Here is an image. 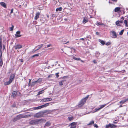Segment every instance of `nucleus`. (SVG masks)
Instances as JSON below:
<instances>
[{
	"instance_id": "63",
	"label": "nucleus",
	"mask_w": 128,
	"mask_h": 128,
	"mask_svg": "<svg viewBox=\"0 0 128 128\" xmlns=\"http://www.w3.org/2000/svg\"><path fill=\"white\" fill-rule=\"evenodd\" d=\"M114 123H117V122H116H116H114Z\"/></svg>"
},
{
	"instance_id": "47",
	"label": "nucleus",
	"mask_w": 128,
	"mask_h": 128,
	"mask_svg": "<svg viewBox=\"0 0 128 128\" xmlns=\"http://www.w3.org/2000/svg\"><path fill=\"white\" fill-rule=\"evenodd\" d=\"M58 73H56V77L57 78L59 77V75H58Z\"/></svg>"
},
{
	"instance_id": "49",
	"label": "nucleus",
	"mask_w": 128,
	"mask_h": 128,
	"mask_svg": "<svg viewBox=\"0 0 128 128\" xmlns=\"http://www.w3.org/2000/svg\"><path fill=\"white\" fill-rule=\"evenodd\" d=\"M14 9L13 8L11 10V12H10V14H12L13 13Z\"/></svg>"
},
{
	"instance_id": "53",
	"label": "nucleus",
	"mask_w": 128,
	"mask_h": 128,
	"mask_svg": "<svg viewBox=\"0 0 128 128\" xmlns=\"http://www.w3.org/2000/svg\"><path fill=\"white\" fill-rule=\"evenodd\" d=\"M121 19L122 20H124V17H122L121 18Z\"/></svg>"
},
{
	"instance_id": "26",
	"label": "nucleus",
	"mask_w": 128,
	"mask_h": 128,
	"mask_svg": "<svg viewBox=\"0 0 128 128\" xmlns=\"http://www.w3.org/2000/svg\"><path fill=\"white\" fill-rule=\"evenodd\" d=\"M50 123L49 122H46L45 125V126H50Z\"/></svg>"
},
{
	"instance_id": "23",
	"label": "nucleus",
	"mask_w": 128,
	"mask_h": 128,
	"mask_svg": "<svg viewBox=\"0 0 128 128\" xmlns=\"http://www.w3.org/2000/svg\"><path fill=\"white\" fill-rule=\"evenodd\" d=\"M40 116V113H38L36 114L35 116L37 118H39Z\"/></svg>"
},
{
	"instance_id": "7",
	"label": "nucleus",
	"mask_w": 128,
	"mask_h": 128,
	"mask_svg": "<svg viewBox=\"0 0 128 128\" xmlns=\"http://www.w3.org/2000/svg\"><path fill=\"white\" fill-rule=\"evenodd\" d=\"M110 32H111L112 34V38H116L117 37V35L116 32L115 31L112 30L110 31Z\"/></svg>"
},
{
	"instance_id": "62",
	"label": "nucleus",
	"mask_w": 128,
	"mask_h": 128,
	"mask_svg": "<svg viewBox=\"0 0 128 128\" xmlns=\"http://www.w3.org/2000/svg\"><path fill=\"white\" fill-rule=\"evenodd\" d=\"M12 106V107H15V106H14H14Z\"/></svg>"
},
{
	"instance_id": "54",
	"label": "nucleus",
	"mask_w": 128,
	"mask_h": 128,
	"mask_svg": "<svg viewBox=\"0 0 128 128\" xmlns=\"http://www.w3.org/2000/svg\"><path fill=\"white\" fill-rule=\"evenodd\" d=\"M84 38H80V40H84Z\"/></svg>"
},
{
	"instance_id": "22",
	"label": "nucleus",
	"mask_w": 128,
	"mask_h": 128,
	"mask_svg": "<svg viewBox=\"0 0 128 128\" xmlns=\"http://www.w3.org/2000/svg\"><path fill=\"white\" fill-rule=\"evenodd\" d=\"M50 104V103H47L42 105V108L48 106Z\"/></svg>"
},
{
	"instance_id": "19",
	"label": "nucleus",
	"mask_w": 128,
	"mask_h": 128,
	"mask_svg": "<svg viewBox=\"0 0 128 128\" xmlns=\"http://www.w3.org/2000/svg\"><path fill=\"white\" fill-rule=\"evenodd\" d=\"M68 119L69 121H71L74 119L73 117L72 116H71L68 117Z\"/></svg>"
},
{
	"instance_id": "3",
	"label": "nucleus",
	"mask_w": 128,
	"mask_h": 128,
	"mask_svg": "<svg viewBox=\"0 0 128 128\" xmlns=\"http://www.w3.org/2000/svg\"><path fill=\"white\" fill-rule=\"evenodd\" d=\"M15 77V75L12 74L11 75L9 78V81L4 82V84L5 86H6L10 84L14 80Z\"/></svg>"
},
{
	"instance_id": "11",
	"label": "nucleus",
	"mask_w": 128,
	"mask_h": 128,
	"mask_svg": "<svg viewBox=\"0 0 128 128\" xmlns=\"http://www.w3.org/2000/svg\"><path fill=\"white\" fill-rule=\"evenodd\" d=\"M42 46L43 44H41L36 46L35 48H38L37 49L35 50L34 52L40 49V48L42 47Z\"/></svg>"
},
{
	"instance_id": "41",
	"label": "nucleus",
	"mask_w": 128,
	"mask_h": 128,
	"mask_svg": "<svg viewBox=\"0 0 128 128\" xmlns=\"http://www.w3.org/2000/svg\"><path fill=\"white\" fill-rule=\"evenodd\" d=\"M46 112H47L48 113L50 114L52 112V111L51 110H46Z\"/></svg>"
},
{
	"instance_id": "13",
	"label": "nucleus",
	"mask_w": 128,
	"mask_h": 128,
	"mask_svg": "<svg viewBox=\"0 0 128 128\" xmlns=\"http://www.w3.org/2000/svg\"><path fill=\"white\" fill-rule=\"evenodd\" d=\"M0 4L4 8H6V4L5 2H0Z\"/></svg>"
},
{
	"instance_id": "6",
	"label": "nucleus",
	"mask_w": 128,
	"mask_h": 128,
	"mask_svg": "<svg viewBox=\"0 0 128 128\" xmlns=\"http://www.w3.org/2000/svg\"><path fill=\"white\" fill-rule=\"evenodd\" d=\"M28 116L26 115L24 116L22 114H20L16 116V118H18V119H19L22 118H26Z\"/></svg>"
},
{
	"instance_id": "50",
	"label": "nucleus",
	"mask_w": 128,
	"mask_h": 128,
	"mask_svg": "<svg viewBox=\"0 0 128 128\" xmlns=\"http://www.w3.org/2000/svg\"><path fill=\"white\" fill-rule=\"evenodd\" d=\"M96 34L97 35H99L100 34V33L99 32H96Z\"/></svg>"
},
{
	"instance_id": "12",
	"label": "nucleus",
	"mask_w": 128,
	"mask_h": 128,
	"mask_svg": "<svg viewBox=\"0 0 128 128\" xmlns=\"http://www.w3.org/2000/svg\"><path fill=\"white\" fill-rule=\"evenodd\" d=\"M88 21V18L86 17H84L83 18L82 22L85 24Z\"/></svg>"
},
{
	"instance_id": "30",
	"label": "nucleus",
	"mask_w": 128,
	"mask_h": 128,
	"mask_svg": "<svg viewBox=\"0 0 128 128\" xmlns=\"http://www.w3.org/2000/svg\"><path fill=\"white\" fill-rule=\"evenodd\" d=\"M14 28L13 25H12V26L9 28V30L10 31H12L13 30Z\"/></svg>"
},
{
	"instance_id": "18",
	"label": "nucleus",
	"mask_w": 128,
	"mask_h": 128,
	"mask_svg": "<svg viewBox=\"0 0 128 128\" xmlns=\"http://www.w3.org/2000/svg\"><path fill=\"white\" fill-rule=\"evenodd\" d=\"M2 40L0 38V52L2 51Z\"/></svg>"
},
{
	"instance_id": "17",
	"label": "nucleus",
	"mask_w": 128,
	"mask_h": 128,
	"mask_svg": "<svg viewBox=\"0 0 128 128\" xmlns=\"http://www.w3.org/2000/svg\"><path fill=\"white\" fill-rule=\"evenodd\" d=\"M122 22V21L118 20L116 22V24L117 26H119L120 25V24Z\"/></svg>"
},
{
	"instance_id": "51",
	"label": "nucleus",
	"mask_w": 128,
	"mask_h": 128,
	"mask_svg": "<svg viewBox=\"0 0 128 128\" xmlns=\"http://www.w3.org/2000/svg\"><path fill=\"white\" fill-rule=\"evenodd\" d=\"M20 61L21 62H23L24 61V60H23V59H21L20 60Z\"/></svg>"
},
{
	"instance_id": "27",
	"label": "nucleus",
	"mask_w": 128,
	"mask_h": 128,
	"mask_svg": "<svg viewBox=\"0 0 128 128\" xmlns=\"http://www.w3.org/2000/svg\"><path fill=\"white\" fill-rule=\"evenodd\" d=\"M116 126L111 124V125H110L111 128H116Z\"/></svg>"
},
{
	"instance_id": "42",
	"label": "nucleus",
	"mask_w": 128,
	"mask_h": 128,
	"mask_svg": "<svg viewBox=\"0 0 128 128\" xmlns=\"http://www.w3.org/2000/svg\"><path fill=\"white\" fill-rule=\"evenodd\" d=\"M3 64V62L2 59L0 60V66H2Z\"/></svg>"
},
{
	"instance_id": "38",
	"label": "nucleus",
	"mask_w": 128,
	"mask_h": 128,
	"mask_svg": "<svg viewBox=\"0 0 128 128\" xmlns=\"http://www.w3.org/2000/svg\"><path fill=\"white\" fill-rule=\"evenodd\" d=\"M124 30H122L120 32L119 34L120 35H122L123 34V32L124 31Z\"/></svg>"
},
{
	"instance_id": "20",
	"label": "nucleus",
	"mask_w": 128,
	"mask_h": 128,
	"mask_svg": "<svg viewBox=\"0 0 128 128\" xmlns=\"http://www.w3.org/2000/svg\"><path fill=\"white\" fill-rule=\"evenodd\" d=\"M42 108V106H39L38 107H35L34 108H33L34 109V110H38L39 109H40V108Z\"/></svg>"
},
{
	"instance_id": "61",
	"label": "nucleus",
	"mask_w": 128,
	"mask_h": 128,
	"mask_svg": "<svg viewBox=\"0 0 128 128\" xmlns=\"http://www.w3.org/2000/svg\"><path fill=\"white\" fill-rule=\"evenodd\" d=\"M64 20H67V19H66V18L64 19Z\"/></svg>"
},
{
	"instance_id": "59",
	"label": "nucleus",
	"mask_w": 128,
	"mask_h": 128,
	"mask_svg": "<svg viewBox=\"0 0 128 128\" xmlns=\"http://www.w3.org/2000/svg\"><path fill=\"white\" fill-rule=\"evenodd\" d=\"M122 105H120V107H122Z\"/></svg>"
},
{
	"instance_id": "4",
	"label": "nucleus",
	"mask_w": 128,
	"mask_h": 128,
	"mask_svg": "<svg viewBox=\"0 0 128 128\" xmlns=\"http://www.w3.org/2000/svg\"><path fill=\"white\" fill-rule=\"evenodd\" d=\"M108 104V103H107L106 104H105L104 105H101L100 106V107L98 108H96L94 110V112H93V113H94L98 111H99L102 108L104 107L106 105Z\"/></svg>"
},
{
	"instance_id": "14",
	"label": "nucleus",
	"mask_w": 128,
	"mask_h": 128,
	"mask_svg": "<svg viewBox=\"0 0 128 128\" xmlns=\"http://www.w3.org/2000/svg\"><path fill=\"white\" fill-rule=\"evenodd\" d=\"M42 79L41 78H39L36 81L33 82H32L33 84H34L36 83H39L41 82L42 81Z\"/></svg>"
},
{
	"instance_id": "25",
	"label": "nucleus",
	"mask_w": 128,
	"mask_h": 128,
	"mask_svg": "<svg viewBox=\"0 0 128 128\" xmlns=\"http://www.w3.org/2000/svg\"><path fill=\"white\" fill-rule=\"evenodd\" d=\"M120 9V7H116L114 9V11L115 12H118Z\"/></svg>"
},
{
	"instance_id": "10",
	"label": "nucleus",
	"mask_w": 128,
	"mask_h": 128,
	"mask_svg": "<svg viewBox=\"0 0 128 128\" xmlns=\"http://www.w3.org/2000/svg\"><path fill=\"white\" fill-rule=\"evenodd\" d=\"M20 31H18L17 32L16 34H15V36L18 37H19L21 36V35H20Z\"/></svg>"
},
{
	"instance_id": "64",
	"label": "nucleus",
	"mask_w": 128,
	"mask_h": 128,
	"mask_svg": "<svg viewBox=\"0 0 128 128\" xmlns=\"http://www.w3.org/2000/svg\"><path fill=\"white\" fill-rule=\"evenodd\" d=\"M127 34H128V32H127Z\"/></svg>"
},
{
	"instance_id": "43",
	"label": "nucleus",
	"mask_w": 128,
	"mask_h": 128,
	"mask_svg": "<svg viewBox=\"0 0 128 128\" xmlns=\"http://www.w3.org/2000/svg\"><path fill=\"white\" fill-rule=\"evenodd\" d=\"M110 44V42H108L106 43V44L107 46H108Z\"/></svg>"
},
{
	"instance_id": "29",
	"label": "nucleus",
	"mask_w": 128,
	"mask_h": 128,
	"mask_svg": "<svg viewBox=\"0 0 128 128\" xmlns=\"http://www.w3.org/2000/svg\"><path fill=\"white\" fill-rule=\"evenodd\" d=\"M44 92V90H42L39 91L37 95H38L40 94L43 93Z\"/></svg>"
},
{
	"instance_id": "36",
	"label": "nucleus",
	"mask_w": 128,
	"mask_h": 128,
	"mask_svg": "<svg viewBox=\"0 0 128 128\" xmlns=\"http://www.w3.org/2000/svg\"><path fill=\"white\" fill-rule=\"evenodd\" d=\"M96 24L97 26H98L99 25H104L103 24L101 23L100 22L96 23Z\"/></svg>"
},
{
	"instance_id": "24",
	"label": "nucleus",
	"mask_w": 128,
	"mask_h": 128,
	"mask_svg": "<svg viewBox=\"0 0 128 128\" xmlns=\"http://www.w3.org/2000/svg\"><path fill=\"white\" fill-rule=\"evenodd\" d=\"M99 42H100L102 45H104L105 44L103 40H99Z\"/></svg>"
},
{
	"instance_id": "1",
	"label": "nucleus",
	"mask_w": 128,
	"mask_h": 128,
	"mask_svg": "<svg viewBox=\"0 0 128 128\" xmlns=\"http://www.w3.org/2000/svg\"><path fill=\"white\" fill-rule=\"evenodd\" d=\"M46 120L42 119H36L32 120L29 122V124H36L41 123L44 122Z\"/></svg>"
},
{
	"instance_id": "55",
	"label": "nucleus",
	"mask_w": 128,
	"mask_h": 128,
	"mask_svg": "<svg viewBox=\"0 0 128 128\" xmlns=\"http://www.w3.org/2000/svg\"><path fill=\"white\" fill-rule=\"evenodd\" d=\"M94 62V63H96V60H94L93 61Z\"/></svg>"
},
{
	"instance_id": "21",
	"label": "nucleus",
	"mask_w": 128,
	"mask_h": 128,
	"mask_svg": "<svg viewBox=\"0 0 128 128\" xmlns=\"http://www.w3.org/2000/svg\"><path fill=\"white\" fill-rule=\"evenodd\" d=\"M62 10V7H60L59 8H57L56 9V11L58 12V11H61Z\"/></svg>"
},
{
	"instance_id": "52",
	"label": "nucleus",
	"mask_w": 128,
	"mask_h": 128,
	"mask_svg": "<svg viewBox=\"0 0 128 128\" xmlns=\"http://www.w3.org/2000/svg\"><path fill=\"white\" fill-rule=\"evenodd\" d=\"M51 46V45L50 44L48 45L47 46V47L48 48L50 47V46Z\"/></svg>"
},
{
	"instance_id": "45",
	"label": "nucleus",
	"mask_w": 128,
	"mask_h": 128,
	"mask_svg": "<svg viewBox=\"0 0 128 128\" xmlns=\"http://www.w3.org/2000/svg\"><path fill=\"white\" fill-rule=\"evenodd\" d=\"M71 126V127L70 128H76V125H74V126Z\"/></svg>"
},
{
	"instance_id": "5",
	"label": "nucleus",
	"mask_w": 128,
	"mask_h": 128,
	"mask_svg": "<svg viewBox=\"0 0 128 128\" xmlns=\"http://www.w3.org/2000/svg\"><path fill=\"white\" fill-rule=\"evenodd\" d=\"M52 100L51 98H46L42 99L41 101L42 102H45L51 101Z\"/></svg>"
},
{
	"instance_id": "60",
	"label": "nucleus",
	"mask_w": 128,
	"mask_h": 128,
	"mask_svg": "<svg viewBox=\"0 0 128 128\" xmlns=\"http://www.w3.org/2000/svg\"><path fill=\"white\" fill-rule=\"evenodd\" d=\"M126 101L128 100V98L127 99H126Z\"/></svg>"
},
{
	"instance_id": "40",
	"label": "nucleus",
	"mask_w": 128,
	"mask_h": 128,
	"mask_svg": "<svg viewBox=\"0 0 128 128\" xmlns=\"http://www.w3.org/2000/svg\"><path fill=\"white\" fill-rule=\"evenodd\" d=\"M18 120V118H16V117H15V118H14L13 120V121H14V122H15L17 120Z\"/></svg>"
},
{
	"instance_id": "35",
	"label": "nucleus",
	"mask_w": 128,
	"mask_h": 128,
	"mask_svg": "<svg viewBox=\"0 0 128 128\" xmlns=\"http://www.w3.org/2000/svg\"><path fill=\"white\" fill-rule=\"evenodd\" d=\"M39 54H34V55L32 56V58H33L35 56H39Z\"/></svg>"
},
{
	"instance_id": "33",
	"label": "nucleus",
	"mask_w": 128,
	"mask_h": 128,
	"mask_svg": "<svg viewBox=\"0 0 128 128\" xmlns=\"http://www.w3.org/2000/svg\"><path fill=\"white\" fill-rule=\"evenodd\" d=\"M126 100H122L121 101H120V103L122 104H123L126 101Z\"/></svg>"
},
{
	"instance_id": "32",
	"label": "nucleus",
	"mask_w": 128,
	"mask_h": 128,
	"mask_svg": "<svg viewBox=\"0 0 128 128\" xmlns=\"http://www.w3.org/2000/svg\"><path fill=\"white\" fill-rule=\"evenodd\" d=\"M94 122L93 120H92L90 121V123L88 124V125L89 126L90 125L92 124H94Z\"/></svg>"
},
{
	"instance_id": "16",
	"label": "nucleus",
	"mask_w": 128,
	"mask_h": 128,
	"mask_svg": "<svg viewBox=\"0 0 128 128\" xmlns=\"http://www.w3.org/2000/svg\"><path fill=\"white\" fill-rule=\"evenodd\" d=\"M65 80H62L59 83L60 86H62V85L64 84V82H65Z\"/></svg>"
},
{
	"instance_id": "44",
	"label": "nucleus",
	"mask_w": 128,
	"mask_h": 128,
	"mask_svg": "<svg viewBox=\"0 0 128 128\" xmlns=\"http://www.w3.org/2000/svg\"><path fill=\"white\" fill-rule=\"evenodd\" d=\"M0 53H1V54L0 56V60L2 59V51H1V52H0Z\"/></svg>"
},
{
	"instance_id": "56",
	"label": "nucleus",
	"mask_w": 128,
	"mask_h": 128,
	"mask_svg": "<svg viewBox=\"0 0 128 128\" xmlns=\"http://www.w3.org/2000/svg\"><path fill=\"white\" fill-rule=\"evenodd\" d=\"M31 79H30L29 80V84H30V82L31 81Z\"/></svg>"
},
{
	"instance_id": "8",
	"label": "nucleus",
	"mask_w": 128,
	"mask_h": 128,
	"mask_svg": "<svg viewBox=\"0 0 128 128\" xmlns=\"http://www.w3.org/2000/svg\"><path fill=\"white\" fill-rule=\"evenodd\" d=\"M19 93L18 92H16L14 91L12 92V96L13 98L15 97L18 93Z\"/></svg>"
},
{
	"instance_id": "15",
	"label": "nucleus",
	"mask_w": 128,
	"mask_h": 128,
	"mask_svg": "<svg viewBox=\"0 0 128 128\" xmlns=\"http://www.w3.org/2000/svg\"><path fill=\"white\" fill-rule=\"evenodd\" d=\"M22 48V46L20 44H18L16 45L15 46V49H20Z\"/></svg>"
},
{
	"instance_id": "58",
	"label": "nucleus",
	"mask_w": 128,
	"mask_h": 128,
	"mask_svg": "<svg viewBox=\"0 0 128 128\" xmlns=\"http://www.w3.org/2000/svg\"><path fill=\"white\" fill-rule=\"evenodd\" d=\"M112 1H114L115 2H116L117 1V0H112Z\"/></svg>"
},
{
	"instance_id": "9",
	"label": "nucleus",
	"mask_w": 128,
	"mask_h": 128,
	"mask_svg": "<svg viewBox=\"0 0 128 128\" xmlns=\"http://www.w3.org/2000/svg\"><path fill=\"white\" fill-rule=\"evenodd\" d=\"M40 13L39 12H36V16L34 17V19L35 20H37L39 18Z\"/></svg>"
},
{
	"instance_id": "37",
	"label": "nucleus",
	"mask_w": 128,
	"mask_h": 128,
	"mask_svg": "<svg viewBox=\"0 0 128 128\" xmlns=\"http://www.w3.org/2000/svg\"><path fill=\"white\" fill-rule=\"evenodd\" d=\"M76 123L75 122H74L70 124V125L71 126L76 125Z\"/></svg>"
},
{
	"instance_id": "46",
	"label": "nucleus",
	"mask_w": 128,
	"mask_h": 128,
	"mask_svg": "<svg viewBox=\"0 0 128 128\" xmlns=\"http://www.w3.org/2000/svg\"><path fill=\"white\" fill-rule=\"evenodd\" d=\"M94 127H96V128H98V126L96 124H94Z\"/></svg>"
},
{
	"instance_id": "39",
	"label": "nucleus",
	"mask_w": 128,
	"mask_h": 128,
	"mask_svg": "<svg viewBox=\"0 0 128 128\" xmlns=\"http://www.w3.org/2000/svg\"><path fill=\"white\" fill-rule=\"evenodd\" d=\"M73 58L75 60H80V58H76L74 56H73Z\"/></svg>"
},
{
	"instance_id": "28",
	"label": "nucleus",
	"mask_w": 128,
	"mask_h": 128,
	"mask_svg": "<svg viewBox=\"0 0 128 128\" xmlns=\"http://www.w3.org/2000/svg\"><path fill=\"white\" fill-rule=\"evenodd\" d=\"M124 22L125 24V26L128 27V24H127V21L126 20L124 21Z\"/></svg>"
},
{
	"instance_id": "48",
	"label": "nucleus",
	"mask_w": 128,
	"mask_h": 128,
	"mask_svg": "<svg viewBox=\"0 0 128 128\" xmlns=\"http://www.w3.org/2000/svg\"><path fill=\"white\" fill-rule=\"evenodd\" d=\"M5 46L3 44V47H2V49H3V50H4L5 49Z\"/></svg>"
},
{
	"instance_id": "34",
	"label": "nucleus",
	"mask_w": 128,
	"mask_h": 128,
	"mask_svg": "<svg viewBox=\"0 0 128 128\" xmlns=\"http://www.w3.org/2000/svg\"><path fill=\"white\" fill-rule=\"evenodd\" d=\"M110 125H111V124H108L106 125V128H109V127L110 128Z\"/></svg>"
},
{
	"instance_id": "2",
	"label": "nucleus",
	"mask_w": 128,
	"mask_h": 128,
	"mask_svg": "<svg viewBox=\"0 0 128 128\" xmlns=\"http://www.w3.org/2000/svg\"><path fill=\"white\" fill-rule=\"evenodd\" d=\"M89 96V95H88L86 97L82 99L79 103L78 106L79 107H80L83 106L86 102Z\"/></svg>"
},
{
	"instance_id": "31",
	"label": "nucleus",
	"mask_w": 128,
	"mask_h": 128,
	"mask_svg": "<svg viewBox=\"0 0 128 128\" xmlns=\"http://www.w3.org/2000/svg\"><path fill=\"white\" fill-rule=\"evenodd\" d=\"M100 54V53L98 52H96L95 56L97 57H98L99 56Z\"/></svg>"
},
{
	"instance_id": "57",
	"label": "nucleus",
	"mask_w": 128,
	"mask_h": 128,
	"mask_svg": "<svg viewBox=\"0 0 128 128\" xmlns=\"http://www.w3.org/2000/svg\"><path fill=\"white\" fill-rule=\"evenodd\" d=\"M47 16L48 17V18H49V16L48 15H47Z\"/></svg>"
}]
</instances>
